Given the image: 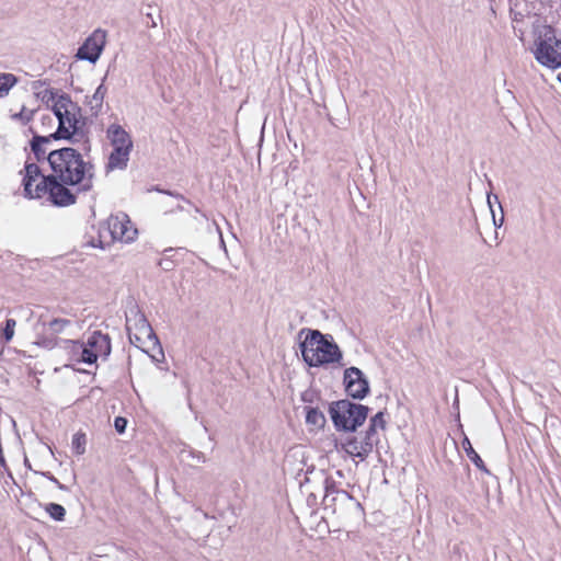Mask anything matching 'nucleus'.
<instances>
[{"label":"nucleus","mask_w":561,"mask_h":561,"mask_svg":"<svg viewBox=\"0 0 561 561\" xmlns=\"http://www.w3.org/2000/svg\"><path fill=\"white\" fill-rule=\"evenodd\" d=\"M53 171L64 184L79 185V191H90L93 186V164L85 162L81 153L71 147L53 150L47 156Z\"/></svg>","instance_id":"1"},{"label":"nucleus","mask_w":561,"mask_h":561,"mask_svg":"<svg viewBox=\"0 0 561 561\" xmlns=\"http://www.w3.org/2000/svg\"><path fill=\"white\" fill-rule=\"evenodd\" d=\"M306 334L299 342V350L304 362L309 367H322L330 364L343 366V353L333 341L332 335L322 334L319 330L304 328L299 331L298 337Z\"/></svg>","instance_id":"2"},{"label":"nucleus","mask_w":561,"mask_h":561,"mask_svg":"<svg viewBox=\"0 0 561 561\" xmlns=\"http://www.w3.org/2000/svg\"><path fill=\"white\" fill-rule=\"evenodd\" d=\"M368 413L367 405L354 403L348 399L333 401L329 405V414L339 432L356 433L366 421Z\"/></svg>","instance_id":"3"},{"label":"nucleus","mask_w":561,"mask_h":561,"mask_svg":"<svg viewBox=\"0 0 561 561\" xmlns=\"http://www.w3.org/2000/svg\"><path fill=\"white\" fill-rule=\"evenodd\" d=\"M324 490V510H331L343 518H360L364 515L362 504L347 491L337 489L333 479L325 478Z\"/></svg>","instance_id":"4"},{"label":"nucleus","mask_w":561,"mask_h":561,"mask_svg":"<svg viewBox=\"0 0 561 561\" xmlns=\"http://www.w3.org/2000/svg\"><path fill=\"white\" fill-rule=\"evenodd\" d=\"M535 56L542 66L552 69L561 67V39L552 26L546 25L540 31Z\"/></svg>","instance_id":"5"},{"label":"nucleus","mask_w":561,"mask_h":561,"mask_svg":"<svg viewBox=\"0 0 561 561\" xmlns=\"http://www.w3.org/2000/svg\"><path fill=\"white\" fill-rule=\"evenodd\" d=\"M57 176L43 175L42 181L35 186V198L48 195L50 203L58 207L70 206L76 203V195Z\"/></svg>","instance_id":"6"},{"label":"nucleus","mask_w":561,"mask_h":561,"mask_svg":"<svg viewBox=\"0 0 561 561\" xmlns=\"http://www.w3.org/2000/svg\"><path fill=\"white\" fill-rule=\"evenodd\" d=\"M51 111L58 119L55 137H65V140L71 142L78 141L77 137H84L82 122L76 118V114L68 111L59 98L51 105Z\"/></svg>","instance_id":"7"},{"label":"nucleus","mask_w":561,"mask_h":561,"mask_svg":"<svg viewBox=\"0 0 561 561\" xmlns=\"http://www.w3.org/2000/svg\"><path fill=\"white\" fill-rule=\"evenodd\" d=\"M380 440L379 434L371 433L368 428L363 432L350 435L342 443L343 450L351 457L365 460L371 454Z\"/></svg>","instance_id":"8"},{"label":"nucleus","mask_w":561,"mask_h":561,"mask_svg":"<svg viewBox=\"0 0 561 561\" xmlns=\"http://www.w3.org/2000/svg\"><path fill=\"white\" fill-rule=\"evenodd\" d=\"M126 330L127 333H138L146 336L147 344H152L153 353L150 354L152 359L159 362L160 358L157 355L161 358L164 357L160 341L144 313L135 311L134 317H126Z\"/></svg>","instance_id":"9"},{"label":"nucleus","mask_w":561,"mask_h":561,"mask_svg":"<svg viewBox=\"0 0 561 561\" xmlns=\"http://www.w3.org/2000/svg\"><path fill=\"white\" fill-rule=\"evenodd\" d=\"M343 383L346 394L355 400H363L370 391L368 379L354 366L344 370Z\"/></svg>","instance_id":"10"},{"label":"nucleus","mask_w":561,"mask_h":561,"mask_svg":"<svg viewBox=\"0 0 561 561\" xmlns=\"http://www.w3.org/2000/svg\"><path fill=\"white\" fill-rule=\"evenodd\" d=\"M106 43V33L95 30L78 48L76 57L95 64L100 58Z\"/></svg>","instance_id":"11"},{"label":"nucleus","mask_w":561,"mask_h":561,"mask_svg":"<svg viewBox=\"0 0 561 561\" xmlns=\"http://www.w3.org/2000/svg\"><path fill=\"white\" fill-rule=\"evenodd\" d=\"M130 221L126 215L119 216H111L107 220L108 232L113 240H125L126 242L133 241L135 234L137 233L136 229H131L129 227Z\"/></svg>","instance_id":"12"},{"label":"nucleus","mask_w":561,"mask_h":561,"mask_svg":"<svg viewBox=\"0 0 561 561\" xmlns=\"http://www.w3.org/2000/svg\"><path fill=\"white\" fill-rule=\"evenodd\" d=\"M85 344L88 345V350L92 351L96 357L103 356L106 358L111 354V337L108 334L102 333L101 331L92 332Z\"/></svg>","instance_id":"13"},{"label":"nucleus","mask_w":561,"mask_h":561,"mask_svg":"<svg viewBox=\"0 0 561 561\" xmlns=\"http://www.w3.org/2000/svg\"><path fill=\"white\" fill-rule=\"evenodd\" d=\"M107 138L111 140L113 148L122 147L126 150L133 149L130 135L118 124H112L108 126Z\"/></svg>","instance_id":"14"},{"label":"nucleus","mask_w":561,"mask_h":561,"mask_svg":"<svg viewBox=\"0 0 561 561\" xmlns=\"http://www.w3.org/2000/svg\"><path fill=\"white\" fill-rule=\"evenodd\" d=\"M131 150L122 147L113 148L106 163V171L124 170L127 168Z\"/></svg>","instance_id":"15"},{"label":"nucleus","mask_w":561,"mask_h":561,"mask_svg":"<svg viewBox=\"0 0 561 561\" xmlns=\"http://www.w3.org/2000/svg\"><path fill=\"white\" fill-rule=\"evenodd\" d=\"M67 342L71 344L72 355L77 357L78 362L90 365L96 362V355L92 351L88 350V345L85 343L72 340H69Z\"/></svg>","instance_id":"16"},{"label":"nucleus","mask_w":561,"mask_h":561,"mask_svg":"<svg viewBox=\"0 0 561 561\" xmlns=\"http://www.w3.org/2000/svg\"><path fill=\"white\" fill-rule=\"evenodd\" d=\"M24 169H25V176L23 179V186H24L25 195L31 198H35V192L33 193L32 185H33V182L38 176H41L43 179L41 168L36 163L31 162V163H26Z\"/></svg>","instance_id":"17"},{"label":"nucleus","mask_w":561,"mask_h":561,"mask_svg":"<svg viewBox=\"0 0 561 561\" xmlns=\"http://www.w3.org/2000/svg\"><path fill=\"white\" fill-rule=\"evenodd\" d=\"M105 79L106 77L103 78L102 82H104ZM106 92L107 89L105 88L104 83H101L96 88L93 95L90 98L88 104L90 105V110L93 116H98L100 114Z\"/></svg>","instance_id":"18"},{"label":"nucleus","mask_w":561,"mask_h":561,"mask_svg":"<svg viewBox=\"0 0 561 561\" xmlns=\"http://www.w3.org/2000/svg\"><path fill=\"white\" fill-rule=\"evenodd\" d=\"M305 411H306L307 425L313 426L316 428L324 427V425L327 423V419L320 409L312 408V407H306Z\"/></svg>","instance_id":"19"},{"label":"nucleus","mask_w":561,"mask_h":561,"mask_svg":"<svg viewBox=\"0 0 561 561\" xmlns=\"http://www.w3.org/2000/svg\"><path fill=\"white\" fill-rule=\"evenodd\" d=\"M462 448L467 455V457L474 463V466L485 472V473H490V471L488 470V468L485 467L483 460L481 459V457L478 455V453L473 449L472 445H471V442L470 439L465 436L463 439H462Z\"/></svg>","instance_id":"20"},{"label":"nucleus","mask_w":561,"mask_h":561,"mask_svg":"<svg viewBox=\"0 0 561 561\" xmlns=\"http://www.w3.org/2000/svg\"><path fill=\"white\" fill-rule=\"evenodd\" d=\"M65 106L68 108L70 113L76 114V118L82 122V128L87 124V118L82 115V108L78 105V103L73 102L69 94L62 93L58 96Z\"/></svg>","instance_id":"21"},{"label":"nucleus","mask_w":561,"mask_h":561,"mask_svg":"<svg viewBox=\"0 0 561 561\" xmlns=\"http://www.w3.org/2000/svg\"><path fill=\"white\" fill-rule=\"evenodd\" d=\"M16 83L18 78L13 73H0V98L7 96Z\"/></svg>","instance_id":"22"},{"label":"nucleus","mask_w":561,"mask_h":561,"mask_svg":"<svg viewBox=\"0 0 561 561\" xmlns=\"http://www.w3.org/2000/svg\"><path fill=\"white\" fill-rule=\"evenodd\" d=\"M385 415V411H379L377 414L370 417L367 428L374 434H379L378 430H386L387 421Z\"/></svg>","instance_id":"23"},{"label":"nucleus","mask_w":561,"mask_h":561,"mask_svg":"<svg viewBox=\"0 0 561 561\" xmlns=\"http://www.w3.org/2000/svg\"><path fill=\"white\" fill-rule=\"evenodd\" d=\"M87 436L84 433H76L72 437L71 447L76 455H83L85 453Z\"/></svg>","instance_id":"24"},{"label":"nucleus","mask_w":561,"mask_h":561,"mask_svg":"<svg viewBox=\"0 0 561 561\" xmlns=\"http://www.w3.org/2000/svg\"><path fill=\"white\" fill-rule=\"evenodd\" d=\"M70 325L71 321L64 318H55L48 322V329L51 334H60Z\"/></svg>","instance_id":"25"},{"label":"nucleus","mask_w":561,"mask_h":561,"mask_svg":"<svg viewBox=\"0 0 561 561\" xmlns=\"http://www.w3.org/2000/svg\"><path fill=\"white\" fill-rule=\"evenodd\" d=\"M45 511L49 514V516L57 522H61L65 519L66 510L62 505L57 503H49L46 505Z\"/></svg>","instance_id":"26"},{"label":"nucleus","mask_w":561,"mask_h":561,"mask_svg":"<svg viewBox=\"0 0 561 561\" xmlns=\"http://www.w3.org/2000/svg\"><path fill=\"white\" fill-rule=\"evenodd\" d=\"M128 339L131 344L136 345L137 347L141 348L142 351L149 353V350L152 351V344H147V339L145 335L138 334V333H127Z\"/></svg>","instance_id":"27"},{"label":"nucleus","mask_w":561,"mask_h":561,"mask_svg":"<svg viewBox=\"0 0 561 561\" xmlns=\"http://www.w3.org/2000/svg\"><path fill=\"white\" fill-rule=\"evenodd\" d=\"M30 133L33 134V137L31 139V141L37 144V145H41V146H44V145H47L49 144L51 140H60V139H65V137H55L56 135V131L53 133V134H49L47 136H42V135H37L35 133V130L30 127Z\"/></svg>","instance_id":"28"},{"label":"nucleus","mask_w":561,"mask_h":561,"mask_svg":"<svg viewBox=\"0 0 561 561\" xmlns=\"http://www.w3.org/2000/svg\"><path fill=\"white\" fill-rule=\"evenodd\" d=\"M36 110H27L25 106H22L19 113L12 115V118L15 121H20L22 125H27L34 117Z\"/></svg>","instance_id":"29"},{"label":"nucleus","mask_w":561,"mask_h":561,"mask_svg":"<svg viewBox=\"0 0 561 561\" xmlns=\"http://www.w3.org/2000/svg\"><path fill=\"white\" fill-rule=\"evenodd\" d=\"M16 325V321L14 319H7L5 320V325L4 328L2 329V337L9 342L12 340L13 335H14V328Z\"/></svg>","instance_id":"30"},{"label":"nucleus","mask_w":561,"mask_h":561,"mask_svg":"<svg viewBox=\"0 0 561 561\" xmlns=\"http://www.w3.org/2000/svg\"><path fill=\"white\" fill-rule=\"evenodd\" d=\"M30 147L37 162L47 160L46 149L43 146L30 141Z\"/></svg>","instance_id":"31"},{"label":"nucleus","mask_w":561,"mask_h":561,"mask_svg":"<svg viewBox=\"0 0 561 561\" xmlns=\"http://www.w3.org/2000/svg\"><path fill=\"white\" fill-rule=\"evenodd\" d=\"M152 9H153L152 4H147V11L145 12V16L147 19L146 25L148 27H157V25H158L157 20H161L160 13H158L157 18L153 16V13L151 12Z\"/></svg>","instance_id":"32"},{"label":"nucleus","mask_w":561,"mask_h":561,"mask_svg":"<svg viewBox=\"0 0 561 561\" xmlns=\"http://www.w3.org/2000/svg\"><path fill=\"white\" fill-rule=\"evenodd\" d=\"M58 96L59 95L55 89H46L43 92L42 101L45 102L46 104H49L50 102H53V104H54L57 101Z\"/></svg>","instance_id":"33"},{"label":"nucleus","mask_w":561,"mask_h":561,"mask_svg":"<svg viewBox=\"0 0 561 561\" xmlns=\"http://www.w3.org/2000/svg\"><path fill=\"white\" fill-rule=\"evenodd\" d=\"M319 398V393L314 389H307L301 393V401L305 403H313Z\"/></svg>","instance_id":"34"},{"label":"nucleus","mask_w":561,"mask_h":561,"mask_svg":"<svg viewBox=\"0 0 561 561\" xmlns=\"http://www.w3.org/2000/svg\"><path fill=\"white\" fill-rule=\"evenodd\" d=\"M114 427L118 434H123L127 427V420L123 416H116L114 420Z\"/></svg>","instance_id":"35"},{"label":"nucleus","mask_w":561,"mask_h":561,"mask_svg":"<svg viewBox=\"0 0 561 561\" xmlns=\"http://www.w3.org/2000/svg\"><path fill=\"white\" fill-rule=\"evenodd\" d=\"M41 123L43 127H51L54 119L49 114H45L41 117Z\"/></svg>","instance_id":"36"},{"label":"nucleus","mask_w":561,"mask_h":561,"mask_svg":"<svg viewBox=\"0 0 561 561\" xmlns=\"http://www.w3.org/2000/svg\"><path fill=\"white\" fill-rule=\"evenodd\" d=\"M488 203H489V206H490L491 211H492V215H493V222H494V225H495L496 227H501V226H502V224H503V221H504V217H503V215L501 216V218H500V220H499V222H497V221H496V218H495V215H494V211H493V208H492V202H491V197H490V196L488 197Z\"/></svg>","instance_id":"37"},{"label":"nucleus","mask_w":561,"mask_h":561,"mask_svg":"<svg viewBox=\"0 0 561 561\" xmlns=\"http://www.w3.org/2000/svg\"><path fill=\"white\" fill-rule=\"evenodd\" d=\"M157 191H159V192H163V193H165V194H168V195H170V196H174V197H176V198H179V199H182V201L186 202L187 204H190V203H191L188 199H186L183 195H181V194H179V193H173V192H171V191H161V190H159V188H157Z\"/></svg>","instance_id":"38"},{"label":"nucleus","mask_w":561,"mask_h":561,"mask_svg":"<svg viewBox=\"0 0 561 561\" xmlns=\"http://www.w3.org/2000/svg\"><path fill=\"white\" fill-rule=\"evenodd\" d=\"M56 485L58 486L59 490H62V491L67 490V486L64 485L62 483H60L59 481H58V483H56Z\"/></svg>","instance_id":"39"},{"label":"nucleus","mask_w":561,"mask_h":561,"mask_svg":"<svg viewBox=\"0 0 561 561\" xmlns=\"http://www.w3.org/2000/svg\"><path fill=\"white\" fill-rule=\"evenodd\" d=\"M0 466L5 467V459H4L3 454L0 456Z\"/></svg>","instance_id":"40"},{"label":"nucleus","mask_w":561,"mask_h":561,"mask_svg":"<svg viewBox=\"0 0 561 561\" xmlns=\"http://www.w3.org/2000/svg\"><path fill=\"white\" fill-rule=\"evenodd\" d=\"M48 479L54 482L55 484L58 483V479H56L54 476L49 474Z\"/></svg>","instance_id":"41"},{"label":"nucleus","mask_w":561,"mask_h":561,"mask_svg":"<svg viewBox=\"0 0 561 561\" xmlns=\"http://www.w3.org/2000/svg\"><path fill=\"white\" fill-rule=\"evenodd\" d=\"M197 458H198V460H202V462H205V457L203 454L199 453Z\"/></svg>","instance_id":"42"},{"label":"nucleus","mask_w":561,"mask_h":561,"mask_svg":"<svg viewBox=\"0 0 561 561\" xmlns=\"http://www.w3.org/2000/svg\"><path fill=\"white\" fill-rule=\"evenodd\" d=\"M558 80L561 83V72L558 75Z\"/></svg>","instance_id":"43"},{"label":"nucleus","mask_w":561,"mask_h":561,"mask_svg":"<svg viewBox=\"0 0 561 561\" xmlns=\"http://www.w3.org/2000/svg\"><path fill=\"white\" fill-rule=\"evenodd\" d=\"M101 249H104V245L103 243L100 241V245H99Z\"/></svg>","instance_id":"44"},{"label":"nucleus","mask_w":561,"mask_h":561,"mask_svg":"<svg viewBox=\"0 0 561 561\" xmlns=\"http://www.w3.org/2000/svg\"><path fill=\"white\" fill-rule=\"evenodd\" d=\"M3 454L2 446L0 445V456Z\"/></svg>","instance_id":"45"}]
</instances>
